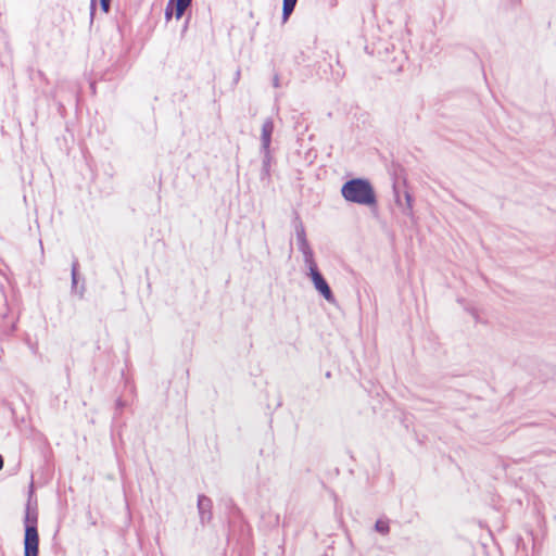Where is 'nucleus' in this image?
I'll return each mask as SVG.
<instances>
[{"instance_id":"nucleus-15","label":"nucleus","mask_w":556,"mask_h":556,"mask_svg":"<svg viewBox=\"0 0 556 556\" xmlns=\"http://www.w3.org/2000/svg\"><path fill=\"white\" fill-rule=\"evenodd\" d=\"M94 5H96V0H91V14L93 13Z\"/></svg>"},{"instance_id":"nucleus-7","label":"nucleus","mask_w":556,"mask_h":556,"mask_svg":"<svg viewBox=\"0 0 556 556\" xmlns=\"http://www.w3.org/2000/svg\"><path fill=\"white\" fill-rule=\"evenodd\" d=\"M211 500L204 495H201L199 496V500H198V507H199V511H200V516H201V519L204 520V519H207L210 520L211 518V514H210V510H211Z\"/></svg>"},{"instance_id":"nucleus-12","label":"nucleus","mask_w":556,"mask_h":556,"mask_svg":"<svg viewBox=\"0 0 556 556\" xmlns=\"http://www.w3.org/2000/svg\"><path fill=\"white\" fill-rule=\"evenodd\" d=\"M110 2L111 0H100L101 9L104 13H108L110 10Z\"/></svg>"},{"instance_id":"nucleus-6","label":"nucleus","mask_w":556,"mask_h":556,"mask_svg":"<svg viewBox=\"0 0 556 556\" xmlns=\"http://www.w3.org/2000/svg\"><path fill=\"white\" fill-rule=\"evenodd\" d=\"M274 131V123L271 119H266L262 126V146L265 151H268L270 146V138Z\"/></svg>"},{"instance_id":"nucleus-2","label":"nucleus","mask_w":556,"mask_h":556,"mask_svg":"<svg viewBox=\"0 0 556 556\" xmlns=\"http://www.w3.org/2000/svg\"><path fill=\"white\" fill-rule=\"evenodd\" d=\"M25 523V556H38L39 536L36 527V518L30 519V514L28 510L26 513Z\"/></svg>"},{"instance_id":"nucleus-5","label":"nucleus","mask_w":556,"mask_h":556,"mask_svg":"<svg viewBox=\"0 0 556 556\" xmlns=\"http://www.w3.org/2000/svg\"><path fill=\"white\" fill-rule=\"evenodd\" d=\"M300 251L303 254L304 262L308 268V271L312 270V268H317V264L314 260L313 251L307 242V240H303L302 244L299 245Z\"/></svg>"},{"instance_id":"nucleus-13","label":"nucleus","mask_w":556,"mask_h":556,"mask_svg":"<svg viewBox=\"0 0 556 556\" xmlns=\"http://www.w3.org/2000/svg\"><path fill=\"white\" fill-rule=\"evenodd\" d=\"M173 4H174V0H170L168 5H167V8H166L165 16H166L167 20H169L172 17V14H173L172 7H173Z\"/></svg>"},{"instance_id":"nucleus-4","label":"nucleus","mask_w":556,"mask_h":556,"mask_svg":"<svg viewBox=\"0 0 556 556\" xmlns=\"http://www.w3.org/2000/svg\"><path fill=\"white\" fill-rule=\"evenodd\" d=\"M300 251L303 254L304 262L308 268V271L312 270V268H317V264L314 260L313 251L307 242V240H303L302 244L299 245Z\"/></svg>"},{"instance_id":"nucleus-1","label":"nucleus","mask_w":556,"mask_h":556,"mask_svg":"<svg viewBox=\"0 0 556 556\" xmlns=\"http://www.w3.org/2000/svg\"><path fill=\"white\" fill-rule=\"evenodd\" d=\"M342 197L352 203L359 205L376 204V193L367 179L355 178L346 181L341 188Z\"/></svg>"},{"instance_id":"nucleus-14","label":"nucleus","mask_w":556,"mask_h":556,"mask_svg":"<svg viewBox=\"0 0 556 556\" xmlns=\"http://www.w3.org/2000/svg\"><path fill=\"white\" fill-rule=\"evenodd\" d=\"M76 275H77V263H74L73 268H72L73 283H76Z\"/></svg>"},{"instance_id":"nucleus-11","label":"nucleus","mask_w":556,"mask_h":556,"mask_svg":"<svg viewBox=\"0 0 556 556\" xmlns=\"http://www.w3.org/2000/svg\"><path fill=\"white\" fill-rule=\"evenodd\" d=\"M296 237H298L299 245L302 244L303 240H306L305 231H304L303 227H300L296 230Z\"/></svg>"},{"instance_id":"nucleus-8","label":"nucleus","mask_w":556,"mask_h":556,"mask_svg":"<svg viewBox=\"0 0 556 556\" xmlns=\"http://www.w3.org/2000/svg\"><path fill=\"white\" fill-rule=\"evenodd\" d=\"M175 16L179 20L186 9L191 4V0H175Z\"/></svg>"},{"instance_id":"nucleus-16","label":"nucleus","mask_w":556,"mask_h":556,"mask_svg":"<svg viewBox=\"0 0 556 556\" xmlns=\"http://www.w3.org/2000/svg\"><path fill=\"white\" fill-rule=\"evenodd\" d=\"M2 467H3V458H2V456L0 455V470L2 469Z\"/></svg>"},{"instance_id":"nucleus-9","label":"nucleus","mask_w":556,"mask_h":556,"mask_svg":"<svg viewBox=\"0 0 556 556\" xmlns=\"http://www.w3.org/2000/svg\"><path fill=\"white\" fill-rule=\"evenodd\" d=\"M298 0H283L282 7V20L287 22L291 13L293 12Z\"/></svg>"},{"instance_id":"nucleus-10","label":"nucleus","mask_w":556,"mask_h":556,"mask_svg":"<svg viewBox=\"0 0 556 556\" xmlns=\"http://www.w3.org/2000/svg\"><path fill=\"white\" fill-rule=\"evenodd\" d=\"M375 528L382 534H387L389 532V523L384 520H377Z\"/></svg>"},{"instance_id":"nucleus-3","label":"nucleus","mask_w":556,"mask_h":556,"mask_svg":"<svg viewBox=\"0 0 556 556\" xmlns=\"http://www.w3.org/2000/svg\"><path fill=\"white\" fill-rule=\"evenodd\" d=\"M307 275L311 278L316 291H318L327 302L334 303L336 299L331 292V289L323 275L319 273L318 268H312Z\"/></svg>"}]
</instances>
